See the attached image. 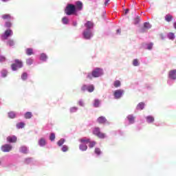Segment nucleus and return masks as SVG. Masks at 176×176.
Wrapping results in <instances>:
<instances>
[{"label": "nucleus", "mask_w": 176, "mask_h": 176, "mask_svg": "<svg viewBox=\"0 0 176 176\" xmlns=\"http://www.w3.org/2000/svg\"><path fill=\"white\" fill-rule=\"evenodd\" d=\"M76 12V7L73 4H69L65 9V13L67 16H72V14H75Z\"/></svg>", "instance_id": "obj_1"}, {"label": "nucleus", "mask_w": 176, "mask_h": 176, "mask_svg": "<svg viewBox=\"0 0 176 176\" xmlns=\"http://www.w3.org/2000/svg\"><path fill=\"white\" fill-rule=\"evenodd\" d=\"M14 63L11 65L12 71H17V68H23V61L21 60L15 59Z\"/></svg>", "instance_id": "obj_2"}, {"label": "nucleus", "mask_w": 176, "mask_h": 176, "mask_svg": "<svg viewBox=\"0 0 176 176\" xmlns=\"http://www.w3.org/2000/svg\"><path fill=\"white\" fill-rule=\"evenodd\" d=\"M102 69L97 67L94 70L92 71V76L93 78H100L101 75H103Z\"/></svg>", "instance_id": "obj_3"}, {"label": "nucleus", "mask_w": 176, "mask_h": 176, "mask_svg": "<svg viewBox=\"0 0 176 176\" xmlns=\"http://www.w3.org/2000/svg\"><path fill=\"white\" fill-rule=\"evenodd\" d=\"M13 35V31L12 30L9 29L5 31L3 35L1 36V38L3 40L6 41L9 36H12Z\"/></svg>", "instance_id": "obj_4"}, {"label": "nucleus", "mask_w": 176, "mask_h": 176, "mask_svg": "<svg viewBox=\"0 0 176 176\" xmlns=\"http://www.w3.org/2000/svg\"><path fill=\"white\" fill-rule=\"evenodd\" d=\"M123 94H124V90H123V89L116 90L113 93V96H114L115 98H116L117 100H118L119 98H121V97H122V96H123Z\"/></svg>", "instance_id": "obj_5"}, {"label": "nucleus", "mask_w": 176, "mask_h": 176, "mask_svg": "<svg viewBox=\"0 0 176 176\" xmlns=\"http://www.w3.org/2000/svg\"><path fill=\"white\" fill-rule=\"evenodd\" d=\"M12 145L10 144H4L1 146L2 152H10L12 151Z\"/></svg>", "instance_id": "obj_6"}, {"label": "nucleus", "mask_w": 176, "mask_h": 176, "mask_svg": "<svg viewBox=\"0 0 176 176\" xmlns=\"http://www.w3.org/2000/svg\"><path fill=\"white\" fill-rule=\"evenodd\" d=\"M91 36H93V34H91L90 30H87L83 32V37L85 39H90Z\"/></svg>", "instance_id": "obj_7"}, {"label": "nucleus", "mask_w": 176, "mask_h": 176, "mask_svg": "<svg viewBox=\"0 0 176 176\" xmlns=\"http://www.w3.org/2000/svg\"><path fill=\"white\" fill-rule=\"evenodd\" d=\"M168 77L170 79L175 80L176 79V69L170 70L168 74Z\"/></svg>", "instance_id": "obj_8"}, {"label": "nucleus", "mask_w": 176, "mask_h": 176, "mask_svg": "<svg viewBox=\"0 0 176 176\" xmlns=\"http://www.w3.org/2000/svg\"><path fill=\"white\" fill-rule=\"evenodd\" d=\"M7 141L8 142H10V143L17 142V137H16L15 135L8 136L7 138Z\"/></svg>", "instance_id": "obj_9"}, {"label": "nucleus", "mask_w": 176, "mask_h": 176, "mask_svg": "<svg viewBox=\"0 0 176 176\" xmlns=\"http://www.w3.org/2000/svg\"><path fill=\"white\" fill-rule=\"evenodd\" d=\"M97 122L99 124H104L107 122V118L104 116H100L97 119Z\"/></svg>", "instance_id": "obj_10"}, {"label": "nucleus", "mask_w": 176, "mask_h": 176, "mask_svg": "<svg viewBox=\"0 0 176 176\" xmlns=\"http://www.w3.org/2000/svg\"><path fill=\"white\" fill-rule=\"evenodd\" d=\"M76 10H82L83 9V4L80 1H77L76 3Z\"/></svg>", "instance_id": "obj_11"}, {"label": "nucleus", "mask_w": 176, "mask_h": 176, "mask_svg": "<svg viewBox=\"0 0 176 176\" xmlns=\"http://www.w3.org/2000/svg\"><path fill=\"white\" fill-rule=\"evenodd\" d=\"M127 119L131 124H133L134 123V120H135V117L133 115H129L127 116Z\"/></svg>", "instance_id": "obj_12"}, {"label": "nucleus", "mask_w": 176, "mask_h": 176, "mask_svg": "<svg viewBox=\"0 0 176 176\" xmlns=\"http://www.w3.org/2000/svg\"><path fill=\"white\" fill-rule=\"evenodd\" d=\"M145 107V103L141 102L137 105V109L139 111H142L144 109V107Z\"/></svg>", "instance_id": "obj_13"}, {"label": "nucleus", "mask_w": 176, "mask_h": 176, "mask_svg": "<svg viewBox=\"0 0 176 176\" xmlns=\"http://www.w3.org/2000/svg\"><path fill=\"white\" fill-rule=\"evenodd\" d=\"M147 123H153L155 122V118L152 116H148L146 118Z\"/></svg>", "instance_id": "obj_14"}, {"label": "nucleus", "mask_w": 176, "mask_h": 176, "mask_svg": "<svg viewBox=\"0 0 176 176\" xmlns=\"http://www.w3.org/2000/svg\"><path fill=\"white\" fill-rule=\"evenodd\" d=\"M173 15L170 14H167L166 16H165V20L168 22V23H170V21H173Z\"/></svg>", "instance_id": "obj_15"}, {"label": "nucleus", "mask_w": 176, "mask_h": 176, "mask_svg": "<svg viewBox=\"0 0 176 176\" xmlns=\"http://www.w3.org/2000/svg\"><path fill=\"white\" fill-rule=\"evenodd\" d=\"M1 18L3 20H10V19H12V16L9 14H4L2 15Z\"/></svg>", "instance_id": "obj_16"}, {"label": "nucleus", "mask_w": 176, "mask_h": 176, "mask_svg": "<svg viewBox=\"0 0 176 176\" xmlns=\"http://www.w3.org/2000/svg\"><path fill=\"white\" fill-rule=\"evenodd\" d=\"M25 52L28 56H32L34 54V50L32 48H28L25 50Z\"/></svg>", "instance_id": "obj_17"}, {"label": "nucleus", "mask_w": 176, "mask_h": 176, "mask_svg": "<svg viewBox=\"0 0 176 176\" xmlns=\"http://www.w3.org/2000/svg\"><path fill=\"white\" fill-rule=\"evenodd\" d=\"M85 25L87 27V30H90V29L93 27V23L91 21H87Z\"/></svg>", "instance_id": "obj_18"}, {"label": "nucleus", "mask_w": 176, "mask_h": 176, "mask_svg": "<svg viewBox=\"0 0 176 176\" xmlns=\"http://www.w3.org/2000/svg\"><path fill=\"white\" fill-rule=\"evenodd\" d=\"M40 60H41V61H46V60H47V55H46V54H41L40 56Z\"/></svg>", "instance_id": "obj_19"}, {"label": "nucleus", "mask_w": 176, "mask_h": 176, "mask_svg": "<svg viewBox=\"0 0 176 176\" xmlns=\"http://www.w3.org/2000/svg\"><path fill=\"white\" fill-rule=\"evenodd\" d=\"M100 132L101 131L100 130V127H95L93 131L94 135H96V136H98Z\"/></svg>", "instance_id": "obj_20"}, {"label": "nucleus", "mask_w": 176, "mask_h": 176, "mask_svg": "<svg viewBox=\"0 0 176 176\" xmlns=\"http://www.w3.org/2000/svg\"><path fill=\"white\" fill-rule=\"evenodd\" d=\"M79 141L81 142V144H83V143L89 144V142H90V139L84 138L82 139H80Z\"/></svg>", "instance_id": "obj_21"}, {"label": "nucleus", "mask_w": 176, "mask_h": 176, "mask_svg": "<svg viewBox=\"0 0 176 176\" xmlns=\"http://www.w3.org/2000/svg\"><path fill=\"white\" fill-rule=\"evenodd\" d=\"M38 144L40 146H45V145H46V140H45L43 138L40 139Z\"/></svg>", "instance_id": "obj_22"}, {"label": "nucleus", "mask_w": 176, "mask_h": 176, "mask_svg": "<svg viewBox=\"0 0 176 176\" xmlns=\"http://www.w3.org/2000/svg\"><path fill=\"white\" fill-rule=\"evenodd\" d=\"M24 116L26 119H31L32 118V113L28 111L25 113Z\"/></svg>", "instance_id": "obj_23"}, {"label": "nucleus", "mask_w": 176, "mask_h": 176, "mask_svg": "<svg viewBox=\"0 0 176 176\" xmlns=\"http://www.w3.org/2000/svg\"><path fill=\"white\" fill-rule=\"evenodd\" d=\"M25 124L24 122H19L16 124V129H24Z\"/></svg>", "instance_id": "obj_24"}, {"label": "nucleus", "mask_w": 176, "mask_h": 176, "mask_svg": "<svg viewBox=\"0 0 176 176\" xmlns=\"http://www.w3.org/2000/svg\"><path fill=\"white\" fill-rule=\"evenodd\" d=\"M87 91H89V93H93V91H94V85H89L87 88Z\"/></svg>", "instance_id": "obj_25"}, {"label": "nucleus", "mask_w": 176, "mask_h": 176, "mask_svg": "<svg viewBox=\"0 0 176 176\" xmlns=\"http://www.w3.org/2000/svg\"><path fill=\"white\" fill-rule=\"evenodd\" d=\"M100 100L96 99L94 100V107H95V108H98V107H100Z\"/></svg>", "instance_id": "obj_26"}, {"label": "nucleus", "mask_w": 176, "mask_h": 176, "mask_svg": "<svg viewBox=\"0 0 176 176\" xmlns=\"http://www.w3.org/2000/svg\"><path fill=\"white\" fill-rule=\"evenodd\" d=\"M20 151H21L22 153H28V149L27 147H25V146H22V147H21Z\"/></svg>", "instance_id": "obj_27"}, {"label": "nucleus", "mask_w": 176, "mask_h": 176, "mask_svg": "<svg viewBox=\"0 0 176 176\" xmlns=\"http://www.w3.org/2000/svg\"><path fill=\"white\" fill-rule=\"evenodd\" d=\"M32 63H34V59L31 58L26 59L27 65H32Z\"/></svg>", "instance_id": "obj_28"}, {"label": "nucleus", "mask_w": 176, "mask_h": 176, "mask_svg": "<svg viewBox=\"0 0 176 176\" xmlns=\"http://www.w3.org/2000/svg\"><path fill=\"white\" fill-rule=\"evenodd\" d=\"M8 117L10 118V119H14V118H16V113L13 111L9 112Z\"/></svg>", "instance_id": "obj_29"}, {"label": "nucleus", "mask_w": 176, "mask_h": 176, "mask_svg": "<svg viewBox=\"0 0 176 176\" xmlns=\"http://www.w3.org/2000/svg\"><path fill=\"white\" fill-rule=\"evenodd\" d=\"M79 148L80 151H87V146L86 144H80Z\"/></svg>", "instance_id": "obj_30"}, {"label": "nucleus", "mask_w": 176, "mask_h": 176, "mask_svg": "<svg viewBox=\"0 0 176 176\" xmlns=\"http://www.w3.org/2000/svg\"><path fill=\"white\" fill-rule=\"evenodd\" d=\"M144 27L146 30H149V28H151L152 25H151V23H149L148 22H145L144 23Z\"/></svg>", "instance_id": "obj_31"}, {"label": "nucleus", "mask_w": 176, "mask_h": 176, "mask_svg": "<svg viewBox=\"0 0 176 176\" xmlns=\"http://www.w3.org/2000/svg\"><path fill=\"white\" fill-rule=\"evenodd\" d=\"M113 85H114V87H120V85H121L120 80H116Z\"/></svg>", "instance_id": "obj_32"}, {"label": "nucleus", "mask_w": 176, "mask_h": 176, "mask_svg": "<svg viewBox=\"0 0 176 176\" xmlns=\"http://www.w3.org/2000/svg\"><path fill=\"white\" fill-rule=\"evenodd\" d=\"M64 142H65V140L64 139H60L58 142L57 144L58 146H62L64 144Z\"/></svg>", "instance_id": "obj_33"}, {"label": "nucleus", "mask_w": 176, "mask_h": 176, "mask_svg": "<svg viewBox=\"0 0 176 176\" xmlns=\"http://www.w3.org/2000/svg\"><path fill=\"white\" fill-rule=\"evenodd\" d=\"M1 75H2L3 78H6V76H8V71L6 69L2 70Z\"/></svg>", "instance_id": "obj_34"}, {"label": "nucleus", "mask_w": 176, "mask_h": 176, "mask_svg": "<svg viewBox=\"0 0 176 176\" xmlns=\"http://www.w3.org/2000/svg\"><path fill=\"white\" fill-rule=\"evenodd\" d=\"M96 137H98V138L104 139L105 138V133L100 132V133L98 134Z\"/></svg>", "instance_id": "obj_35"}, {"label": "nucleus", "mask_w": 176, "mask_h": 176, "mask_svg": "<svg viewBox=\"0 0 176 176\" xmlns=\"http://www.w3.org/2000/svg\"><path fill=\"white\" fill-rule=\"evenodd\" d=\"M7 45H8V46H10V47L13 46V45H14V40H12V39L9 40V41L7 42Z\"/></svg>", "instance_id": "obj_36"}, {"label": "nucleus", "mask_w": 176, "mask_h": 176, "mask_svg": "<svg viewBox=\"0 0 176 176\" xmlns=\"http://www.w3.org/2000/svg\"><path fill=\"white\" fill-rule=\"evenodd\" d=\"M27 78H28V74L27 73L25 72V73L22 74L21 79L23 80H26Z\"/></svg>", "instance_id": "obj_37"}, {"label": "nucleus", "mask_w": 176, "mask_h": 176, "mask_svg": "<svg viewBox=\"0 0 176 176\" xmlns=\"http://www.w3.org/2000/svg\"><path fill=\"white\" fill-rule=\"evenodd\" d=\"M133 65L134 67H138L140 65V62H138V59H134L133 61Z\"/></svg>", "instance_id": "obj_38"}, {"label": "nucleus", "mask_w": 176, "mask_h": 176, "mask_svg": "<svg viewBox=\"0 0 176 176\" xmlns=\"http://www.w3.org/2000/svg\"><path fill=\"white\" fill-rule=\"evenodd\" d=\"M5 27H6V28H10V27H12V22L6 21L5 24Z\"/></svg>", "instance_id": "obj_39"}, {"label": "nucleus", "mask_w": 176, "mask_h": 176, "mask_svg": "<svg viewBox=\"0 0 176 176\" xmlns=\"http://www.w3.org/2000/svg\"><path fill=\"white\" fill-rule=\"evenodd\" d=\"M95 153L98 155H101V149H100V148H95Z\"/></svg>", "instance_id": "obj_40"}, {"label": "nucleus", "mask_w": 176, "mask_h": 176, "mask_svg": "<svg viewBox=\"0 0 176 176\" xmlns=\"http://www.w3.org/2000/svg\"><path fill=\"white\" fill-rule=\"evenodd\" d=\"M50 140V141H54V140H56V135L54 133H51Z\"/></svg>", "instance_id": "obj_41"}, {"label": "nucleus", "mask_w": 176, "mask_h": 176, "mask_svg": "<svg viewBox=\"0 0 176 176\" xmlns=\"http://www.w3.org/2000/svg\"><path fill=\"white\" fill-rule=\"evenodd\" d=\"M89 146L90 148H94V146H96V142H90V140H89Z\"/></svg>", "instance_id": "obj_42"}, {"label": "nucleus", "mask_w": 176, "mask_h": 176, "mask_svg": "<svg viewBox=\"0 0 176 176\" xmlns=\"http://www.w3.org/2000/svg\"><path fill=\"white\" fill-rule=\"evenodd\" d=\"M68 151V146L63 145L62 147V151L63 152H67Z\"/></svg>", "instance_id": "obj_43"}, {"label": "nucleus", "mask_w": 176, "mask_h": 176, "mask_svg": "<svg viewBox=\"0 0 176 176\" xmlns=\"http://www.w3.org/2000/svg\"><path fill=\"white\" fill-rule=\"evenodd\" d=\"M62 22L64 23V24H68V18L67 17H63L62 19Z\"/></svg>", "instance_id": "obj_44"}, {"label": "nucleus", "mask_w": 176, "mask_h": 176, "mask_svg": "<svg viewBox=\"0 0 176 176\" xmlns=\"http://www.w3.org/2000/svg\"><path fill=\"white\" fill-rule=\"evenodd\" d=\"M87 89H88V86L86 85H83L81 87L82 91H86V90H87Z\"/></svg>", "instance_id": "obj_45"}, {"label": "nucleus", "mask_w": 176, "mask_h": 176, "mask_svg": "<svg viewBox=\"0 0 176 176\" xmlns=\"http://www.w3.org/2000/svg\"><path fill=\"white\" fill-rule=\"evenodd\" d=\"M138 23H140V16H137L135 19H134V24L136 25V24H138Z\"/></svg>", "instance_id": "obj_46"}, {"label": "nucleus", "mask_w": 176, "mask_h": 176, "mask_svg": "<svg viewBox=\"0 0 176 176\" xmlns=\"http://www.w3.org/2000/svg\"><path fill=\"white\" fill-rule=\"evenodd\" d=\"M169 39H174L175 36H174V33H169L168 35Z\"/></svg>", "instance_id": "obj_47"}, {"label": "nucleus", "mask_w": 176, "mask_h": 176, "mask_svg": "<svg viewBox=\"0 0 176 176\" xmlns=\"http://www.w3.org/2000/svg\"><path fill=\"white\" fill-rule=\"evenodd\" d=\"M152 47H153V43H151L147 45V49L148 50H152Z\"/></svg>", "instance_id": "obj_48"}, {"label": "nucleus", "mask_w": 176, "mask_h": 176, "mask_svg": "<svg viewBox=\"0 0 176 176\" xmlns=\"http://www.w3.org/2000/svg\"><path fill=\"white\" fill-rule=\"evenodd\" d=\"M5 61H6V57L3 56H0V63H3Z\"/></svg>", "instance_id": "obj_49"}, {"label": "nucleus", "mask_w": 176, "mask_h": 176, "mask_svg": "<svg viewBox=\"0 0 176 176\" xmlns=\"http://www.w3.org/2000/svg\"><path fill=\"white\" fill-rule=\"evenodd\" d=\"M78 111V108L77 107H72L70 109V112L74 113V112H76Z\"/></svg>", "instance_id": "obj_50"}, {"label": "nucleus", "mask_w": 176, "mask_h": 176, "mask_svg": "<svg viewBox=\"0 0 176 176\" xmlns=\"http://www.w3.org/2000/svg\"><path fill=\"white\" fill-rule=\"evenodd\" d=\"M78 105H80V107H85V102H83V100H79Z\"/></svg>", "instance_id": "obj_51"}, {"label": "nucleus", "mask_w": 176, "mask_h": 176, "mask_svg": "<svg viewBox=\"0 0 176 176\" xmlns=\"http://www.w3.org/2000/svg\"><path fill=\"white\" fill-rule=\"evenodd\" d=\"M87 78H88V79H93V72L91 74L89 73Z\"/></svg>", "instance_id": "obj_52"}, {"label": "nucleus", "mask_w": 176, "mask_h": 176, "mask_svg": "<svg viewBox=\"0 0 176 176\" xmlns=\"http://www.w3.org/2000/svg\"><path fill=\"white\" fill-rule=\"evenodd\" d=\"M109 2V0H105V2H104L105 6H107V5H108Z\"/></svg>", "instance_id": "obj_53"}, {"label": "nucleus", "mask_w": 176, "mask_h": 176, "mask_svg": "<svg viewBox=\"0 0 176 176\" xmlns=\"http://www.w3.org/2000/svg\"><path fill=\"white\" fill-rule=\"evenodd\" d=\"M129 13V9L125 10V14H127Z\"/></svg>", "instance_id": "obj_54"}, {"label": "nucleus", "mask_w": 176, "mask_h": 176, "mask_svg": "<svg viewBox=\"0 0 176 176\" xmlns=\"http://www.w3.org/2000/svg\"><path fill=\"white\" fill-rule=\"evenodd\" d=\"M117 34H120V29L117 30Z\"/></svg>", "instance_id": "obj_55"}, {"label": "nucleus", "mask_w": 176, "mask_h": 176, "mask_svg": "<svg viewBox=\"0 0 176 176\" xmlns=\"http://www.w3.org/2000/svg\"><path fill=\"white\" fill-rule=\"evenodd\" d=\"M173 25H174V28H175L176 30V22L174 23Z\"/></svg>", "instance_id": "obj_56"}, {"label": "nucleus", "mask_w": 176, "mask_h": 176, "mask_svg": "<svg viewBox=\"0 0 176 176\" xmlns=\"http://www.w3.org/2000/svg\"><path fill=\"white\" fill-rule=\"evenodd\" d=\"M8 0H2L3 2H6Z\"/></svg>", "instance_id": "obj_57"}, {"label": "nucleus", "mask_w": 176, "mask_h": 176, "mask_svg": "<svg viewBox=\"0 0 176 176\" xmlns=\"http://www.w3.org/2000/svg\"><path fill=\"white\" fill-rule=\"evenodd\" d=\"M1 164H2V162L0 161V166H1Z\"/></svg>", "instance_id": "obj_58"}, {"label": "nucleus", "mask_w": 176, "mask_h": 176, "mask_svg": "<svg viewBox=\"0 0 176 176\" xmlns=\"http://www.w3.org/2000/svg\"><path fill=\"white\" fill-rule=\"evenodd\" d=\"M26 160H30V158H28Z\"/></svg>", "instance_id": "obj_59"}]
</instances>
